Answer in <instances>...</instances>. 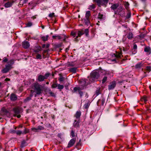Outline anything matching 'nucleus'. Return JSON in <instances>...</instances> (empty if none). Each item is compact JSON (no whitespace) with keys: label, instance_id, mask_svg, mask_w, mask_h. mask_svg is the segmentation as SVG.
<instances>
[{"label":"nucleus","instance_id":"20","mask_svg":"<svg viewBox=\"0 0 151 151\" xmlns=\"http://www.w3.org/2000/svg\"><path fill=\"white\" fill-rule=\"evenodd\" d=\"M73 126L76 128H78L79 127V122L75 120L73 123Z\"/></svg>","mask_w":151,"mask_h":151},{"label":"nucleus","instance_id":"2","mask_svg":"<svg viewBox=\"0 0 151 151\" xmlns=\"http://www.w3.org/2000/svg\"><path fill=\"white\" fill-rule=\"evenodd\" d=\"M93 1L97 3L98 5L100 7L101 6H106L108 3V0H93Z\"/></svg>","mask_w":151,"mask_h":151},{"label":"nucleus","instance_id":"40","mask_svg":"<svg viewBox=\"0 0 151 151\" xmlns=\"http://www.w3.org/2000/svg\"><path fill=\"white\" fill-rule=\"evenodd\" d=\"M29 132V130L26 128H25L24 132H23V134H26Z\"/></svg>","mask_w":151,"mask_h":151},{"label":"nucleus","instance_id":"57","mask_svg":"<svg viewBox=\"0 0 151 151\" xmlns=\"http://www.w3.org/2000/svg\"><path fill=\"white\" fill-rule=\"evenodd\" d=\"M79 93L81 97L83 95V92L80 91H79Z\"/></svg>","mask_w":151,"mask_h":151},{"label":"nucleus","instance_id":"45","mask_svg":"<svg viewBox=\"0 0 151 151\" xmlns=\"http://www.w3.org/2000/svg\"><path fill=\"white\" fill-rule=\"evenodd\" d=\"M14 63L13 60H11L8 62V63H9L8 65H11V66H12V65Z\"/></svg>","mask_w":151,"mask_h":151},{"label":"nucleus","instance_id":"33","mask_svg":"<svg viewBox=\"0 0 151 151\" xmlns=\"http://www.w3.org/2000/svg\"><path fill=\"white\" fill-rule=\"evenodd\" d=\"M31 99V98L30 97H28L24 99V102L25 103H26Z\"/></svg>","mask_w":151,"mask_h":151},{"label":"nucleus","instance_id":"50","mask_svg":"<svg viewBox=\"0 0 151 151\" xmlns=\"http://www.w3.org/2000/svg\"><path fill=\"white\" fill-rule=\"evenodd\" d=\"M71 34L73 36V37H76L77 36H76V33L74 32H72L71 33ZM76 38H75V39H76Z\"/></svg>","mask_w":151,"mask_h":151},{"label":"nucleus","instance_id":"36","mask_svg":"<svg viewBox=\"0 0 151 151\" xmlns=\"http://www.w3.org/2000/svg\"><path fill=\"white\" fill-rule=\"evenodd\" d=\"M50 75V73L48 72L47 73L45 74L44 77L45 79H46L49 77Z\"/></svg>","mask_w":151,"mask_h":151},{"label":"nucleus","instance_id":"21","mask_svg":"<svg viewBox=\"0 0 151 151\" xmlns=\"http://www.w3.org/2000/svg\"><path fill=\"white\" fill-rule=\"evenodd\" d=\"M27 145V143L24 140H23L22 142L21 147H23L26 146Z\"/></svg>","mask_w":151,"mask_h":151},{"label":"nucleus","instance_id":"28","mask_svg":"<svg viewBox=\"0 0 151 151\" xmlns=\"http://www.w3.org/2000/svg\"><path fill=\"white\" fill-rule=\"evenodd\" d=\"M76 68H73L70 69V72L73 73H75L76 72Z\"/></svg>","mask_w":151,"mask_h":151},{"label":"nucleus","instance_id":"11","mask_svg":"<svg viewBox=\"0 0 151 151\" xmlns=\"http://www.w3.org/2000/svg\"><path fill=\"white\" fill-rule=\"evenodd\" d=\"M124 10V8L122 6H120L118 7L117 10L114 12L115 14H117Z\"/></svg>","mask_w":151,"mask_h":151},{"label":"nucleus","instance_id":"58","mask_svg":"<svg viewBox=\"0 0 151 151\" xmlns=\"http://www.w3.org/2000/svg\"><path fill=\"white\" fill-rule=\"evenodd\" d=\"M79 89L78 87H75L73 89V90L75 92L77 91Z\"/></svg>","mask_w":151,"mask_h":151},{"label":"nucleus","instance_id":"48","mask_svg":"<svg viewBox=\"0 0 151 151\" xmlns=\"http://www.w3.org/2000/svg\"><path fill=\"white\" fill-rule=\"evenodd\" d=\"M8 60V59L6 57H4L3 59L2 62H6Z\"/></svg>","mask_w":151,"mask_h":151},{"label":"nucleus","instance_id":"6","mask_svg":"<svg viewBox=\"0 0 151 151\" xmlns=\"http://www.w3.org/2000/svg\"><path fill=\"white\" fill-rule=\"evenodd\" d=\"M116 85V83L114 81L111 82L109 85L108 86V89L109 90L113 89L115 87Z\"/></svg>","mask_w":151,"mask_h":151},{"label":"nucleus","instance_id":"44","mask_svg":"<svg viewBox=\"0 0 151 151\" xmlns=\"http://www.w3.org/2000/svg\"><path fill=\"white\" fill-rule=\"evenodd\" d=\"M32 23L31 22H29L26 24L27 27H30L32 26Z\"/></svg>","mask_w":151,"mask_h":151},{"label":"nucleus","instance_id":"31","mask_svg":"<svg viewBox=\"0 0 151 151\" xmlns=\"http://www.w3.org/2000/svg\"><path fill=\"white\" fill-rule=\"evenodd\" d=\"M58 88L60 90L63 89L64 88V86L60 84H58Z\"/></svg>","mask_w":151,"mask_h":151},{"label":"nucleus","instance_id":"22","mask_svg":"<svg viewBox=\"0 0 151 151\" xmlns=\"http://www.w3.org/2000/svg\"><path fill=\"white\" fill-rule=\"evenodd\" d=\"M143 64L142 63H139L135 65V68H140L142 66Z\"/></svg>","mask_w":151,"mask_h":151},{"label":"nucleus","instance_id":"56","mask_svg":"<svg viewBox=\"0 0 151 151\" xmlns=\"http://www.w3.org/2000/svg\"><path fill=\"white\" fill-rule=\"evenodd\" d=\"M54 13H50L49 14V17H53V16L54 15Z\"/></svg>","mask_w":151,"mask_h":151},{"label":"nucleus","instance_id":"64","mask_svg":"<svg viewBox=\"0 0 151 151\" xmlns=\"http://www.w3.org/2000/svg\"><path fill=\"white\" fill-rule=\"evenodd\" d=\"M16 131H15L14 130H11V131L10 132L12 133H14L15 132H16Z\"/></svg>","mask_w":151,"mask_h":151},{"label":"nucleus","instance_id":"1","mask_svg":"<svg viewBox=\"0 0 151 151\" xmlns=\"http://www.w3.org/2000/svg\"><path fill=\"white\" fill-rule=\"evenodd\" d=\"M34 89L38 95L40 94L43 91L42 87L41 85L38 83H35L34 84Z\"/></svg>","mask_w":151,"mask_h":151},{"label":"nucleus","instance_id":"43","mask_svg":"<svg viewBox=\"0 0 151 151\" xmlns=\"http://www.w3.org/2000/svg\"><path fill=\"white\" fill-rule=\"evenodd\" d=\"M84 33H85L86 36H88V35L89 31L88 29H86L84 31Z\"/></svg>","mask_w":151,"mask_h":151},{"label":"nucleus","instance_id":"52","mask_svg":"<svg viewBox=\"0 0 151 151\" xmlns=\"http://www.w3.org/2000/svg\"><path fill=\"white\" fill-rule=\"evenodd\" d=\"M49 94H50V95L52 96H55V94L54 93H53L51 90H49Z\"/></svg>","mask_w":151,"mask_h":151},{"label":"nucleus","instance_id":"62","mask_svg":"<svg viewBox=\"0 0 151 151\" xmlns=\"http://www.w3.org/2000/svg\"><path fill=\"white\" fill-rule=\"evenodd\" d=\"M49 45L47 44L46 45H45V48H47L49 47Z\"/></svg>","mask_w":151,"mask_h":151},{"label":"nucleus","instance_id":"14","mask_svg":"<svg viewBox=\"0 0 151 151\" xmlns=\"http://www.w3.org/2000/svg\"><path fill=\"white\" fill-rule=\"evenodd\" d=\"M119 7V4L117 3L114 4L113 5H112L111 7V9L113 10L114 11V12L116 11L115 10L117 8Z\"/></svg>","mask_w":151,"mask_h":151},{"label":"nucleus","instance_id":"47","mask_svg":"<svg viewBox=\"0 0 151 151\" xmlns=\"http://www.w3.org/2000/svg\"><path fill=\"white\" fill-rule=\"evenodd\" d=\"M71 136L72 137H73L75 136L74 132V131L73 130V129H72L71 131Z\"/></svg>","mask_w":151,"mask_h":151},{"label":"nucleus","instance_id":"8","mask_svg":"<svg viewBox=\"0 0 151 151\" xmlns=\"http://www.w3.org/2000/svg\"><path fill=\"white\" fill-rule=\"evenodd\" d=\"M13 110L14 112V116H16L17 115L19 114L20 112L21 109L19 108H13Z\"/></svg>","mask_w":151,"mask_h":151},{"label":"nucleus","instance_id":"61","mask_svg":"<svg viewBox=\"0 0 151 151\" xmlns=\"http://www.w3.org/2000/svg\"><path fill=\"white\" fill-rule=\"evenodd\" d=\"M17 117L18 118H19L21 117V115L19 114H17Z\"/></svg>","mask_w":151,"mask_h":151},{"label":"nucleus","instance_id":"19","mask_svg":"<svg viewBox=\"0 0 151 151\" xmlns=\"http://www.w3.org/2000/svg\"><path fill=\"white\" fill-rule=\"evenodd\" d=\"M81 115V112L80 111H78L76 112L75 115V116L76 118L78 119L80 118Z\"/></svg>","mask_w":151,"mask_h":151},{"label":"nucleus","instance_id":"32","mask_svg":"<svg viewBox=\"0 0 151 151\" xmlns=\"http://www.w3.org/2000/svg\"><path fill=\"white\" fill-rule=\"evenodd\" d=\"M48 35H46V36H43L42 37V39L43 41H46L48 40Z\"/></svg>","mask_w":151,"mask_h":151},{"label":"nucleus","instance_id":"46","mask_svg":"<svg viewBox=\"0 0 151 151\" xmlns=\"http://www.w3.org/2000/svg\"><path fill=\"white\" fill-rule=\"evenodd\" d=\"M16 132L17 134L18 135H20L22 134H23L22 132L20 130L16 131Z\"/></svg>","mask_w":151,"mask_h":151},{"label":"nucleus","instance_id":"37","mask_svg":"<svg viewBox=\"0 0 151 151\" xmlns=\"http://www.w3.org/2000/svg\"><path fill=\"white\" fill-rule=\"evenodd\" d=\"M58 84H57L56 82L52 84L51 87L52 88H55L58 86Z\"/></svg>","mask_w":151,"mask_h":151},{"label":"nucleus","instance_id":"18","mask_svg":"<svg viewBox=\"0 0 151 151\" xmlns=\"http://www.w3.org/2000/svg\"><path fill=\"white\" fill-rule=\"evenodd\" d=\"M144 51L146 52H149V54L151 53V49L149 47H145L144 49Z\"/></svg>","mask_w":151,"mask_h":151},{"label":"nucleus","instance_id":"10","mask_svg":"<svg viewBox=\"0 0 151 151\" xmlns=\"http://www.w3.org/2000/svg\"><path fill=\"white\" fill-rule=\"evenodd\" d=\"M44 129V127L42 126H38L36 128H32V130L34 131L35 132H37L38 131L43 130Z\"/></svg>","mask_w":151,"mask_h":151},{"label":"nucleus","instance_id":"4","mask_svg":"<svg viewBox=\"0 0 151 151\" xmlns=\"http://www.w3.org/2000/svg\"><path fill=\"white\" fill-rule=\"evenodd\" d=\"M11 65H5V67L1 70V71L3 73H6L8 72L12 68Z\"/></svg>","mask_w":151,"mask_h":151},{"label":"nucleus","instance_id":"39","mask_svg":"<svg viewBox=\"0 0 151 151\" xmlns=\"http://www.w3.org/2000/svg\"><path fill=\"white\" fill-rule=\"evenodd\" d=\"M36 59H42L41 55L39 54H37L36 55Z\"/></svg>","mask_w":151,"mask_h":151},{"label":"nucleus","instance_id":"38","mask_svg":"<svg viewBox=\"0 0 151 151\" xmlns=\"http://www.w3.org/2000/svg\"><path fill=\"white\" fill-rule=\"evenodd\" d=\"M58 80L60 82L63 81L64 80V78L62 76H60L59 77Z\"/></svg>","mask_w":151,"mask_h":151},{"label":"nucleus","instance_id":"9","mask_svg":"<svg viewBox=\"0 0 151 151\" xmlns=\"http://www.w3.org/2000/svg\"><path fill=\"white\" fill-rule=\"evenodd\" d=\"M22 46L24 48L27 49L29 47L30 44L27 41H24L22 42Z\"/></svg>","mask_w":151,"mask_h":151},{"label":"nucleus","instance_id":"27","mask_svg":"<svg viewBox=\"0 0 151 151\" xmlns=\"http://www.w3.org/2000/svg\"><path fill=\"white\" fill-rule=\"evenodd\" d=\"M90 15V11H87L86 14V18H89V17Z\"/></svg>","mask_w":151,"mask_h":151},{"label":"nucleus","instance_id":"41","mask_svg":"<svg viewBox=\"0 0 151 151\" xmlns=\"http://www.w3.org/2000/svg\"><path fill=\"white\" fill-rule=\"evenodd\" d=\"M81 145V140L80 139L78 142L77 143L76 145V147H77L78 146H80Z\"/></svg>","mask_w":151,"mask_h":151},{"label":"nucleus","instance_id":"60","mask_svg":"<svg viewBox=\"0 0 151 151\" xmlns=\"http://www.w3.org/2000/svg\"><path fill=\"white\" fill-rule=\"evenodd\" d=\"M2 110L4 111V112H7V110L5 109H2Z\"/></svg>","mask_w":151,"mask_h":151},{"label":"nucleus","instance_id":"29","mask_svg":"<svg viewBox=\"0 0 151 151\" xmlns=\"http://www.w3.org/2000/svg\"><path fill=\"white\" fill-rule=\"evenodd\" d=\"M96 8V6L94 4H92L89 6L88 9L91 10L92 9H94Z\"/></svg>","mask_w":151,"mask_h":151},{"label":"nucleus","instance_id":"15","mask_svg":"<svg viewBox=\"0 0 151 151\" xmlns=\"http://www.w3.org/2000/svg\"><path fill=\"white\" fill-rule=\"evenodd\" d=\"M11 100L14 101L17 100V97L16 95L14 93L12 94L10 96Z\"/></svg>","mask_w":151,"mask_h":151},{"label":"nucleus","instance_id":"24","mask_svg":"<svg viewBox=\"0 0 151 151\" xmlns=\"http://www.w3.org/2000/svg\"><path fill=\"white\" fill-rule=\"evenodd\" d=\"M137 46L136 44H134V46H133V50H135V52H134V51H132V54H135L137 52Z\"/></svg>","mask_w":151,"mask_h":151},{"label":"nucleus","instance_id":"13","mask_svg":"<svg viewBox=\"0 0 151 151\" xmlns=\"http://www.w3.org/2000/svg\"><path fill=\"white\" fill-rule=\"evenodd\" d=\"M45 79L44 76L41 75H38L37 78V80L39 82L42 81H44Z\"/></svg>","mask_w":151,"mask_h":151},{"label":"nucleus","instance_id":"30","mask_svg":"<svg viewBox=\"0 0 151 151\" xmlns=\"http://www.w3.org/2000/svg\"><path fill=\"white\" fill-rule=\"evenodd\" d=\"M90 105L89 102H87L84 105V107L86 109H87L88 108Z\"/></svg>","mask_w":151,"mask_h":151},{"label":"nucleus","instance_id":"25","mask_svg":"<svg viewBox=\"0 0 151 151\" xmlns=\"http://www.w3.org/2000/svg\"><path fill=\"white\" fill-rule=\"evenodd\" d=\"M84 22L86 25H88L90 23L89 18H86L84 19Z\"/></svg>","mask_w":151,"mask_h":151},{"label":"nucleus","instance_id":"12","mask_svg":"<svg viewBox=\"0 0 151 151\" xmlns=\"http://www.w3.org/2000/svg\"><path fill=\"white\" fill-rule=\"evenodd\" d=\"M14 2V1H8L5 4L4 6L6 8L10 7L12 6Z\"/></svg>","mask_w":151,"mask_h":151},{"label":"nucleus","instance_id":"16","mask_svg":"<svg viewBox=\"0 0 151 151\" xmlns=\"http://www.w3.org/2000/svg\"><path fill=\"white\" fill-rule=\"evenodd\" d=\"M127 37L128 39L131 40L133 37V35L132 32H129L127 34Z\"/></svg>","mask_w":151,"mask_h":151},{"label":"nucleus","instance_id":"5","mask_svg":"<svg viewBox=\"0 0 151 151\" xmlns=\"http://www.w3.org/2000/svg\"><path fill=\"white\" fill-rule=\"evenodd\" d=\"M52 37L53 39H56L58 40L61 39L63 41H65L66 37L64 35H53L52 36Z\"/></svg>","mask_w":151,"mask_h":151},{"label":"nucleus","instance_id":"34","mask_svg":"<svg viewBox=\"0 0 151 151\" xmlns=\"http://www.w3.org/2000/svg\"><path fill=\"white\" fill-rule=\"evenodd\" d=\"M115 55V57L117 58H120L122 55L121 52L120 53H116V54H114Z\"/></svg>","mask_w":151,"mask_h":151},{"label":"nucleus","instance_id":"59","mask_svg":"<svg viewBox=\"0 0 151 151\" xmlns=\"http://www.w3.org/2000/svg\"><path fill=\"white\" fill-rule=\"evenodd\" d=\"M40 50H35L34 51L36 52H38Z\"/></svg>","mask_w":151,"mask_h":151},{"label":"nucleus","instance_id":"53","mask_svg":"<svg viewBox=\"0 0 151 151\" xmlns=\"http://www.w3.org/2000/svg\"><path fill=\"white\" fill-rule=\"evenodd\" d=\"M105 103V100L104 98H103L101 99V105L103 106Z\"/></svg>","mask_w":151,"mask_h":151},{"label":"nucleus","instance_id":"42","mask_svg":"<svg viewBox=\"0 0 151 151\" xmlns=\"http://www.w3.org/2000/svg\"><path fill=\"white\" fill-rule=\"evenodd\" d=\"M103 15L102 14H101L100 13H99L98 14V18L100 19H103Z\"/></svg>","mask_w":151,"mask_h":151},{"label":"nucleus","instance_id":"49","mask_svg":"<svg viewBox=\"0 0 151 151\" xmlns=\"http://www.w3.org/2000/svg\"><path fill=\"white\" fill-rule=\"evenodd\" d=\"M107 79V77L106 76H104L103 78L102 81V83H104L106 81Z\"/></svg>","mask_w":151,"mask_h":151},{"label":"nucleus","instance_id":"23","mask_svg":"<svg viewBox=\"0 0 151 151\" xmlns=\"http://www.w3.org/2000/svg\"><path fill=\"white\" fill-rule=\"evenodd\" d=\"M101 93L100 90L99 89H97L95 93L94 94V96H95L96 97L99 95Z\"/></svg>","mask_w":151,"mask_h":151},{"label":"nucleus","instance_id":"55","mask_svg":"<svg viewBox=\"0 0 151 151\" xmlns=\"http://www.w3.org/2000/svg\"><path fill=\"white\" fill-rule=\"evenodd\" d=\"M151 68V67L150 66H147L146 67V69L147 71H150Z\"/></svg>","mask_w":151,"mask_h":151},{"label":"nucleus","instance_id":"17","mask_svg":"<svg viewBox=\"0 0 151 151\" xmlns=\"http://www.w3.org/2000/svg\"><path fill=\"white\" fill-rule=\"evenodd\" d=\"M84 34V31L82 30L81 31H79L78 32V35L76 37V38H77L78 37H80L81 36Z\"/></svg>","mask_w":151,"mask_h":151},{"label":"nucleus","instance_id":"51","mask_svg":"<svg viewBox=\"0 0 151 151\" xmlns=\"http://www.w3.org/2000/svg\"><path fill=\"white\" fill-rule=\"evenodd\" d=\"M129 5V4L128 2H126L124 4L125 6L126 9H127Z\"/></svg>","mask_w":151,"mask_h":151},{"label":"nucleus","instance_id":"26","mask_svg":"<svg viewBox=\"0 0 151 151\" xmlns=\"http://www.w3.org/2000/svg\"><path fill=\"white\" fill-rule=\"evenodd\" d=\"M125 11L124 10L122 11L121 12H119L118 14L119 15L122 17L124 16L125 15Z\"/></svg>","mask_w":151,"mask_h":151},{"label":"nucleus","instance_id":"63","mask_svg":"<svg viewBox=\"0 0 151 151\" xmlns=\"http://www.w3.org/2000/svg\"><path fill=\"white\" fill-rule=\"evenodd\" d=\"M5 81H10V79L9 78H6L5 79Z\"/></svg>","mask_w":151,"mask_h":151},{"label":"nucleus","instance_id":"7","mask_svg":"<svg viewBox=\"0 0 151 151\" xmlns=\"http://www.w3.org/2000/svg\"><path fill=\"white\" fill-rule=\"evenodd\" d=\"M76 141V138H74L71 139L69 142L68 145V147L69 148L72 147L75 144Z\"/></svg>","mask_w":151,"mask_h":151},{"label":"nucleus","instance_id":"35","mask_svg":"<svg viewBox=\"0 0 151 151\" xmlns=\"http://www.w3.org/2000/svg\"><path fill=\"white\" fill-rule=\"evenodd\" d=\"M144 37V35L143 34H140L137 36V38L139 39H142Z\"/></svg>","mask_w":151,"mask_h":151},{"label":"nucleus","instance_id":"54","mask_svg":"<svg viewBox=\"0 0 151 151\" xmlns=\"http://www.w3.org/2000/svg\"><path fill=\"white\" fill-rule=\"evenodd\" d=\"M131 15V14L130 12H129L128 14H127V16H126V18L128 19L130 17Z\"/></svg>","mask_w":151,"mask_h":151},{"label":"nucleus","instance_id":"3","mask_svg":"<svg viewBox=\"0 0 151 151\" xmlns=\"http://www.w3.org/2000/svg\"><path fill=\"white\" fill-rule=\"evenodd\" d=\"M99 76V73L96 71H94L92 72L91 74V77L90 80L94 81L96 79H97Z\"/></svg>","mask_w":151,"mask_h":151}]
</instances>
